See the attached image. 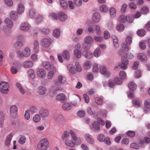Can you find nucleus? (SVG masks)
I'll list each match as a JSON object with an SVG mask.
<instances>
[{
  "label": "nucleus",
  "mask_w": 150,
  "mask_h": 150,
  "mask_svg": "<svg viewBox=\"0 0 150 150\" xmlns=\"http://www.w3.org/2000/svg\"><path fill=\"white\" fill-rule=\"evenodd\" d=\"M141 12L143 14L147 13L149 11V8L146 6L143 7L141 9Z\"/></svg>",
  "instance_id": "52"
},
{
  "label": "nucleus",
  "mask_w": 150,
  "mask_h": 150,
  "mask_svg": "<svg viewBox=\"0 0 150 150\" xmlns=\"http://www.w3.org/2000/svg\"><path fill=\"white\" fill-rule=\"evenodd\" d=\"M30 26L27 23H24L21 24L20 29L23 31H26L29 29Z\"/></svg>",
  "instance_id": "16"
},
{
  "label": "nucleus",
  "mask_w": 150,
  "mask_h": 150,
  "mask_svg": "<svg viewBox=\"0 0 150 150\" xmlns=\"http://www.w3.org/2000/svg\"><path fill=\"white\" fill-rule=\"evenodd\" d=\"M39 113L42 118H46L49 116V112L47 109L41 108L39 111Z\"/></svg>",
  "instance_id": "4"
},
{
  "label": "nucleus",
  "mask_w": 150,
  "mask_h": 150,
  "mask_svg": "<svg viewBox=\"0 0 150 150\" xmlns=\"http://www.w3.org/2000/svg\"><path fill=\"white\" fill-rule=\"evenodd\" d=\"M24 9L25 7L24 6L20 4L18 5L17 11L18 13L21 14L24 12Z\"/></svg>",
  "instance_id": "23"
},
{
  "label": "nucleus",
  "mask_w": 150,
  "mask_h": 150,
  "mask_svg": "<svg viewBox=\"0 0 150 150\" xmlns=\"http://www.w3.org/2000/svg\"><path fill=\"white\" fill-rule=\"evenodd\" d=\"M17 108L15 105L12 106L10 110V114L13 118L16 117L17 114Z\"/></svg>",
  "instance_id": "6"
},
{
  "label": "nucleus",
  "mask_w": 150,
  "mask_h": 150,
  "mask_svg": "<svg viewBox=\"0 0 150 150\" xmlns=\"http://www.w3.org/2000/svg\"><path fill=\"white\" fill-rule=\"evenodd\" d=\"M100 52L99 48H97L94 52V56L96 57H98L100 55Z\"/></svg>",
  "instance_id": "53"
},
{
  "label": "nucleus",
  "mask_w": 150,
  "mask_h": 150,
  "mask_svg": "<svg viewBox=\"0 0 150 150\" xmlns=\"http://www.w3.org/2000/svg\"><path fill=\"white\" fill-rule=\"evenodd\" d=\"M58 17L60 20L62 21H65L67 18V16L62 12L59 13Z\"/></svg>",
  "instance_id": "19"
},
{
  "label": "nucleus",
  "mask_w": 150,
  "mask_h": 150,
  "mask_svg": "<svg viewBox=\"0 0 150 150\" xmlns=\"http://www.w3.org/2000/svg\"><path fill=\"white\" fill-rule=\"evenodd\" d=\"M124 28V25L122 24H120L117 25L116 27V29L119 31H121L123 30Z\"/></svg>",
  "instance_id": "63"
},
{
  "label": "nucleus",
  "mask_w": 150,
  "mask_h": 150,
  "mask_svg": "<svg viewBox=\"0 0 150 150\" xmlns=\"http://www.w3.org/2000/svg\"><path fill=\"white\" fill-rule=\"evenodd\" d=\"M62 107L64 110L67 111L70 110L71 108V105L68 103H64L62 105Z\"/></svg>",
  "instance_id": "29"
},
{
  "label": "nucleus",
  "mask_w": 150,
  "mask_h": 150,
  "mask_svg": "<svg viewBox=\"0 0 150 150\" xmlns=\"http://www.w3.org/2000/svg\"><path fill=\"white\" fill-rule=\"evenodd\" d=\"M36 14V11L34 8H31L30 10L29 15L30 17H33Z\"/></svg>",
  "instance_id": "51"
},
{
  "label": "nucleus",
  "mask_w": 150,
  "mask_h": 150,
  "mask_svg": "<svg viewBox=\"0 0 150 150\" xmlns=\"http://www.w3.org/2000/svg\"><path fill=\"white\" fill-rule=\"evenodd\" d=\"M98 139L100 142H104L108 145H110L111 144L109 138L108 137H105L104 135L102 134H100L98 135Z\"/></svg>",
  "instance_id": "3"
},
{
  "label": "nucleus",
  "mask_w": 150,
  "mask_h": 150,
  "mask_svg": "<svg viewBox=\"0 0 150 150\" xmlns=\"http://www.w3.org/2000/svg\"><path fill=\"white\" fill-rule=\"evenodd\" d=\"M65 144L70 147H73L75 146V144L72 141L69 139H67L65 141Z\"/></svg>",
  "instance_id": "32"
},
{
  "label": "nucleus",
  "mask_w": 150,
  "mask_h": 150,
  "mask_svg": "<svg viewBox=\"0 0 150 150\" xmlns=\"http://www.w3.org/2000/svg\"><path fill=\"white\" fill-rule=\"evenodd\" d=\"M13 135L11 133L9 134L5 140V144L7 146H9L11 140L12 138Z\"/></svg>",
  "instance_id": "21"
},
{
  "label": "nucleus",
  "mask_w": 150,
  "mask_h": 150,
  "mask_svg": "<svg viewBox=\"0 0 150 150\" xmlns=\"http://www.w3.org/2000/svg\"><path fill=\"white\" fill-rule=\"evenodd\" d=\"M74 54L78 58H80L81 57V52L79 50H75L74 51Z\"/></svg>",
  "instance_id": "48"
},
{
  "label": "nucleus",
  "mask_w": 150,
  "mask_h": 150,
  "mask_svg": "<svg viewBox=\"0 0 150 150\" xmlns=\"http://www.w3.org/2000/svg\"><path fill=\"white\" fill-rule=\"evenodd\" d=\"M47 74V77L49 79H52L54 73L56 71V69L55 67H53V69H52Z\"/></svg>",
  "instance_id": "17"
},
{
  "label": "nucleus",
  "mask_w": 150,
  "mask_h": 150,
  "mask_svg": "<svg viewBox=\"0 0 150 150\" xmlns=\"http://www.w3.org/2000/svg\"><path fill=\"white\" fill-rule=\"evenodd\" d=\"M115 83L117 84H120L122 82V79L121 78L116 77L115 78Z\"/></svg>",
  "instance_id": "60"
},
{
  "label": "nucleus",
  "mask_w": 150,
  "mask_h": 150,
  "mask_svg": "<svg viewBox=\"0 0 150 150\" xmlns=\"http://www.w3.org/2000/svg\"><path fill=\"white\" fill-rule=\"evenodd\" d=\"M144 104L145 106L144 108V110L146 113H147L150 111V109L149 108V107L150 106L149 101L146 100L144 102Z\"/></svg>",
  "instance_id": "10"
},
{
  "label": "nucleus",
  "mask_w": 150,
  "mask_h": 150,
  "mask_svg": "<svg viewBox=\"0 0 150 150\" xmlns=\"http://www.w3.org/2000/svg\"><path fill=\"white\" fill-rule=\"evenodd\" d=\"M38 76L40 77L44 78L46 76V73L45 71L43 69H39L37 71Z\"/></svg>",
  "instance_id": "12"
},
{
  "label": "nucleus",
  "mask_w": 150,
  "mask_h": 150,
  "mask_svg": "<svg viewBox=\"0 0 150 150\" xmlns=\"http://www.w3.org/2000/svg\"><path fill=\"white\" fill-rule=\"evenodd\" d=\"M112 37L113 41V44L115 47L118 48L119 45V43L118 42V39L115 35H112Z\"/></svg>",
  "instance_id": "27"
},
{
  "label": "nucleus",
  "mask_w": 150,
  "mask_h": 150,
  "mask_svg": "<svg viewBox=\"0 0 150 150\" xmlns=\"http://www.w3.org/2000/svg\"><path fill=\"white\" fill-rule=\"evenodd\" d=\"M91 62L88 61H86L84 62L83 66L86 69H89L91 67Z\"/></svg>",
  "instance_id": "39"
},
{
  "label": "nucleus",
  "mask_w": 150,
  "mask_h": 150,
  "mask_svg": "<svg viewBox=\"0 0 150 150\" xmlns=\"http://www.w3.org/2000/svg\"><path fill=\"white\" fill-rule=\"evenodd\" d=\"M82 47L85 49L89 50L91 47V45L90 44L84 42L82 44Z\"/></svg>",
  "instance_id": "45"
},
{
  "label": "nucleus",
  "mask_w": 150,
  "mask_h": 150,
  "mask_svg": "<svg viewBox=\"0 0 150 150\" xmlns=\"http://www.w3.org/2000/svg\"><path fill=\"white\" fill-rule=\"evenodd\" d=\"M78 116L80 117H83L85 116V112L84 111L79 110L77 113Z\"/></svg>",
  "instance_id": "56"
},
{
  "label": "nucleus",
  "mask_w": 150,
  "mask_h": 150,
  "mask_svg": "<svg viewBox=\"0 0 150 150\" xmlns=\"http://www.w3.org/2000/svg\"><path fill=\"white\" fill-rule=\"evenodd\" d=\"M92 125L93 128L96 130H99L100 129V124L97 122H94L93 123Z\"/></svg>",
  "instance_id": "41"
},
{
  "label": "nucleus",
  "mask_w": 150,
  "mask_h": 150,
  "mask_svg": "<svg viewBox=\"0 0 150 150\" xmlns=\"http://www.w3.org/2000/svg\"><path fill=\"white\" fill-rule=\"evenodd\" d=\"M49 17L53 20H57L58 18L57 15L54 13H50Z\"/></svg>",
  "instance_id": "57"
},
{
  "label": "nucleus",
  "mask_w": 150,
  "mask_h": 150,
  "mask_svg": "<svg viewBox=\"0 0 150 150\" xmlns=\"http://www.w3.org/2000/svg\"><path fill=\"white\" fill-rule=\"evenodd\" d=\"M100 19V16L99 14L98 13H94L92 16L93 20L96 22L99 21Z\"/></svg>",
  "instance_id": "14"
},
{
  "label": "nucleus",
  "mask_w": 150,
  "mask_h": 150,
  "mask_svg": "<svg viewBox=\"0 0 150 150\" xmlns=\"http://www.w3.org/2000/svg\"><path fill=\"white\" fill-rule=\"evenodd\" d=\"M56 99L58 100H64L66 99V96L64 94L61 93L57 95Z\"/></svg>",
  "instance_id": "18"
},
{
  "label": "nucleus",
  "mask_w": 150,
  "mask_h": 150,
  "mask_svg": "<svg viewBox=\"0 0 150 150\" xmlns=\"http://www.w3.org/2000/svg\"><path fill=\"white\" fill-rule=\"evenodd\" d=\"M41 44L45 47H48L51 44V42L47 38H44L41 41Z\"/></svg>",
  "instance_id": "9"
},
{
  "label": "nucleus",
  "mask_w": 150,
  "mask_h": 150,
  "mask_svg": "<svg viewBox=\"0 0 150 150\" xmlns=\"http://www.w3.org/2000/svg\"><path fill=\"white\" fill-rule=\"evenodd\" d=\"M129 88L132 91L135 90L136 88V85L133 82H131L129 84Z\"/></svg>",
  "instance_id": "40"
},
{
  "label": "nucleus",
  "mask_w": 150,
  "mask_h": 150,
  "mask_svg": "<svg viewBox=\"0 0 150 150\" xmlns=\"http://www.w3.org/2000/svg\"><path fill=\"white\" fill-rule=\"evenodd\" d=\"M41 117L40 114H37L35 115L33 117V121L36 123L39 122L41 120Z\"/></svg>",
  "instance_id": "24"
},
{
  "label": "nucleus",
  "mask_w": 150,
  "mask_h": 150,
  "mask_svg": "<svg viewBox=\"0 0 150 150\" xmlns=\"http://www.w3.org/2000/svg\"><path fill=\"white\" fill-rule=\"evenodd\" d=\"M61 4L64 8L68 7V3L65 0H60Z\"/></svg>",
  "instance_id": "43"
},
{
  "label": "nucleus",
  "mask_w": 150,
  "mask_h": 150,
  "mask_svg": "<svg viewBox=\"0 0 150 150\" xmlns=\"http://www.w3.org/2000/svg\"><path fill=\"white\" fill-rule=\"evenodd\" d=\"M100 11L103 12H106L108 10V8L105 5H102L100 8Z\"/></svg>",
  "instance_id": "49"
},
{
  "label": "nucleus",
  "mask_w": 150,
  "mask_h": 150,
  "mask_svg": "<svg viewBox=\"0 0 150 150\" xmlns=\"http://www.w3.org/2000/svg\"><path fill=\"white\" fill-rule=\"evenodd\" d=\"M23 65L25 67H31L33 66V63L32 61H28L25 62Z\"/></svg>",
  "instance_id": "30"
},
{
  "label": "nucleus",
  "mask_w": 150,
  "mask_h": 150,
  "mask_svg": "<svg viewBox=\"0 0 150 150\" xmlns=\"http://www.w3.org/2000/svg\"><path fill=\"white\" fill-rule=\"evenodd\" d=\"M99 113L101 116L104 117L106 116L107 112L105 110L101 109L100 110Z\"/></svg>",
  "instance_id": "55"
},
{
  "label": "nucleus",
  "mask_w": 150,
  "mask_h": 150,
  "mask_svg": "<svg viewBox=\"0 0 150 150\" xmlns=\"http://www.w3.org/2000/svg\"><path fill=\"white\" fill-rule=\"evenodd\" d=\"M49 147V142L47 138L42 139L39 142L37 147V150H47Z\"/></svg>",
  "instance_id": "1"
},
{
  "label": "nucleus",
  "mask_w": 150,
  "mask_h": 150,
  "mask_svg": "<svg viewBox=\"0 0 150 150\" xmlns=\"http://www.w3.org/2000/svg\"><path fill=\"white\" fill-rule=\"evenodd\" d=\"M85 42L91 44L93 42V39L90 36H88L85 38Z\"/></svg>",
  "instance_id": "36"
},
{
  "label": "nucleus",
  "mask_w": 150,
  "mask_h": 150,
  "mask_svg": "<svg viewBox=\"0 0 150 150\" xmlns=\"http://www.w3.org/2000/svg\"><path fill=\"white\" fill-rule=\"evenodd\" d=\"M62 56L65 59L69 60L70 58V55L67 51H64L62 53Z\"/></svg>",
  "instance_id": "44"
},
{
  "label": "nucleus",
  "mask_w": 150,
  "mask_h": 150,
  "mask_svg": "<svg viewBox=\"0 0 150 150\" xmlns=\"http://www.w3.org/2000/svg\"><path fill=\"white\" fill-rule=\"evenodd\" d=\"M137 58L143 62H145L147 60L146 55L143 53H140L138 54Z\"/></svg>",
  "instance_id": "11"
},
{
  "label": "nucleus",
  "mask_w": 150,
  "mask_h": 150,
  "mask_svg": "<svg viewBox=\"0 0 150 150\" xmlns=\"http://www.w3.org/2000/svg\"><path fill=\"white\" fill-rule=\"evenodd\" d=\"M132 37L129 36H128L126 39V42L127 45H130L132 42Z\"/></svg>",
  "instance_id": "64"
},
{
  "label": "nucleus",
  "mask_w": 150,
  "mask_h": 150,
  "mask_svg": "<svg viewBox=\"0 0 150 150\" xmlns=\"http://www.w3.org/2000/svg\"><path fill=\"white\" fill-rule=\"evenodd\" d=\"M10 86L8 83L5 82L0 83V91L3 93L6 94L9 91Z\"/></svg>",
  "instance_id": "2"
},
{
  "label": "nucleus",
  "mask_w": 150,
  "mask_h": 150,
  "mask_svg": "<svg viewBox=\"0 0 150 150\" xmlns=\"http://www.w3.org/2000/svg\"><path fill=\"white\" fill-rule=\"evenodd\" d=\"M133 103L134 105L136 106L139 107L140 105V102L137 99H134L133 100Z\"/></svg>",
  "instance_id": "62"
},
{
  "label": "nucleus",
  "mask_w": 150,
  "mask_h": 150,
  "mask_svg": "<svg viewBox=\"0 0 150 150\" xmlns=\"http://www.w3.org/2000/svg\"><path fill=\"white\" fill-rule=\"evenodd\" d=\"M130 147L131 148H134L137 150H139V147L138 144L136 143H133L131 144Z\"/></svg>",
  "instance_id": "54"
},
{
  "label": "nucleus",
  "mask_w": 150,
  "mask_h": 150,
  "mask_svg": "<svg viewBox=\"0 0 150 150\" xmlns=\"http://www.w3.org/2000/svg\"><path fill=\"white\" fill-rule=\"evenodd\" d=\"M83 55L86 58L90 59L93 57L92 53L88 51L85 50L83 52Z\"/></svg>",
  "instance_id": "22"
},
{
  "label": "nucleus",
  "mask_w": 150,
  "mask_h": 150,
  "mask_svg": "<svg viewBox=\"0 0 150 150\" xmlns=\"http://www.w3.org/2000/svg\"><path fill=\"white\" fill-rule=\"evenodd\" d=\"M3 30L5 35L6 36H9L12 34L11 28L4 27Z\"/></svg>",
  "instance_id": "26"
},
{
  "label": "nucleus",
  "mask_w": 150,
  "mask_h": 150,
  "mask_svg": "<svg viewBox=\"0 0 150 150\" xmlns=\"http://www.w3.org/2000/svg\"><path fill=\"white\" fill-rule=\"evenodd\" d=\"M122 64L120 67L123 70H125L127 68V65L128 64L127 59L125 57H122Z\"/></svg>",
  "instance_id": "8"
},
{
  "label": "nucleus",
  "mask_w": 150,
  "mask_h": 150,
  "mask_svg": "<svg viewBox=\"0 0 150 150\" xmlns=\"http://www.w3.org/2000/svg\"><path fill=\"white\" fill-rule=\"evenodd\" d=\"M5 22L6 24V25L4 27L11 28L13 25V23L9 19L6 18L5 19Z\"/></svg>",
  "instance_id": "25"
},
{
  "label": "nucleus",
  "mask_w": 150,
  "mask_h": 150,
  "mask_svg": "<svg viewBox=\"0 0 150 150\" xmlns=\"http://www.w3.org/2000/svg\"><path fill=\"white\" fill-rule=\"evenodd\" d=\"M10 17L12 20H16L17 18V15L15 11H11L10 13Z\"/></svg>",
  "instance_id": "35"
},
{
  "label": "nucleus",
  "mask_w": 150,
  "mask_h": 150,
  "mask_svg": "<svg viewBox=\"0 0 150 150\" xmlns=\"http://www.w3.org/2000/svg\"><path fill=\"white\" fill-rule=\"evenodd\" d=\"M25 137L24 136H22L19 138L18 142L20 144H22L25 143Z\"/></svg>",
  "instance_id": "50"
},
{
  "label": "nucleus",
  "mask_w": 150,
  "mask_h": 150,
  "mask_svg": "<svg viewBox=\"0 0 150 150\" xmlns=\"http://www.w3.org/2000/svg\"><path fill=\"white\" fill-rule=\"evenodd\" d=\"M43 66L47 69L50 70L52 69L53 67H55L52 65H51L50 64L47 62H44L42 63Z\"/></svg>",
  "instance_id": "15"
},
{
  "label": "nucleus",
  "mask_w": 150,
  "mask_h": 150,
  "mask_svg": "<svg viewBox=\"0 0 150 150\" xmlns=\"http://www.w3.org/2000/svg\"><path fill=\"white\" fill-rule=\"evenodd\" d=\"M53 34L55 37L57 38L59 37L60 34L59 30L58 29H55L54 30Z\"/></svg>",
  "instance_id": "46"
},
{
  "label": "nucleus",
  "mask_w": 150,
  "mask_h": 150,
  "mask_svg": "<svg viewBox=\"0 0 150 150\" xmlns=\"http://www.w3.org/2000/svg\"><path fill=\"white\" fill-rule=\"evenodd\" d=\"M126 21H127L128 22L131 23L134 20L133 16L130 14H128L126 17Z\"/></svg>",
  "instance_id": "33"
},
{
  "label": "nucleus",
  "mask_w": 150,
  "mask_h": 150,
  "mask_svg": "<svg viewBox=\"0 0 150 150\" xmlns=\"http://www.w3.org/2000/svg\"><path fill=\"white\" fill-rule=\"evenodd\" d=\"M146 34L145 31L143 29H141L138 30L137 32V34L140 36H143Z\"/></svg>",
  "instance_id": "59"
},
{
  "label": "nucleus",
  "mask_w": 150,
  "mask_h": 150,
  "mask_svg": "<svg viewBox=\"0 0 150 150\" xmlns=\"http://www.w3.org/2000/svg\"><path fill=\"white\" fill-rule=\"evenodd\" d=\"M70 133L72 137V139L74 142V144L78 145L81 143V140L80 138L76 137V133L72 130H70Z\"/></svg>",
  "instance_id": "5"
},
{
  "label": "nucleus",
  "mask_w": 150,
  "mask_h": 150,
  "mask_svg": "<svg viewBox=\"0 0 150 150\" xmlns=\"http://www.w3.org/2000/svg\"><path fill=\"white\" fill-rule=\"evenodd\" d=\"M100 73L103 74H105V76L108 78L110 76V73L107 71L106 67L103 65H101L99 68Z\"/></svg>",
  "instance_id": "7"
},
{
  "label": "nucleus",
  "mask_w": 150,
  "mask_h": 150,
  "mask_svg": "<svg viewBox=\"0 0 150 150\" xmlns=\"http://www.w3.org/2000/svg\"><path fill=\"white\" fill-rule=\"evenodd\" d=\"M67 68L70 72L73 74L75 73V70L74 67L71 64H69L67 66Z\"/></svg>",
  "instance_id": "34"
},
{
  "label": "nucleus",
  "mask_w": 150,
  "mask_h": 150,
  "mask_svg": "<svg viewBox=\"0 0 150 150\" xmlns=\"http://www.w3.org/2000/svg\"><path fill=\"white\" fill-rule=\"evenodd\" d=\"M34 45V49L35 52H37L38 50L39 45L38 42L36 40H35L34 41L33 43Z\"/></svg>",
  "instance_id": "47"
},
{
  "label": "nucleus",
  "mask_w": 150,
  "mask_h": 150,
  "mask_svg": "<svg viewBox=\"0 0 150 150\" xmlns=\"http://www.w3.org/2000/svg\"><path fill=\"white\" fill-rule=\"evenodd\" d=\"M23 57H27L29 56L30 54V50L28 47H26L24 50L23 51Z\"/></svg>",
  "instance_id": "28"
},
{
  "label": "nucleus",
  "mask_w": 150,
  "mask_h": 150,
  "mask_svg": "<svg viewBox=\"0 0 150 150\" xmlns=\"http://www.w3.org/2000/svg\"><path fill=\"white\" fill-rule=\"evenodd\" d=\"M28 74L32 78H33L35 77V74L33 70L32 69H29L28 71Z\"/></svg>",
  "instance_id": "61"
},
{
  "label": "nucleus",
  "mask_w": 150,
  "mask_h": 150,
  "mask_svg": "<svg viewBox=\"0 0 150 150\" xmlns=\"http://www.w3.org/2000/svg\"><path fill=\"white\" fill-rule=\"evenodd\" d=\"M70 133L71 134L70 132H69L66 131H64L62 134V139H64L68 138L69 136Z\"/></svg>",
  "instance_id": "37"
},
{
  "label": "nucleus",
  "mask_w": 150,
  "mask_h": 150,
  "mask_svg": "<svg viewBox=\"0 0 150 150\" xmlns=\"http://www.w3.org/2000/svg\"><path fill=\"white\" fill-rule=\"evenodd\" d=\"M30 111L29 110H26L24 115L25 119L27 120H28L30 118Z\"/></svg>",
  "instance_id": "58"
},
{
  "label": "nucleus",
  "mask_w": 150,
  "mask_h": 150,
  "mask_svg": "<svg viewBox=\"0 0 150 150\" xmlns=\"http://www.w3.org/2000/svg\"><path fill=\"white\" fill-rule=\"evenodd\" d=\"M110 12L111 17H114L115 16L116 14V11L114 8H111L110 9Z\"/></svg>",
  "instance_id": "42"
},
{
  "label": "nucleus",
  "mask_w": 150,
  "mask_h": 150,
  "mask_svg": "<svg viewBox=\"0 0 150 150\" xmlns=\"http://www.w3.org/2000/svg\"><path fill=\"white\" fill-rule=\"evenodd\" d=\"M95 100L96 103L98 105H102L103 103V99L100 97H97L95 98Z\"/></svg>",
  "instance_id": "38"
},
{
  "label": "nucleus",
  "mask_w": 150,
  "mask_h": 150,
  "mask_svg": "<svg viewBox=\"0 0 150 150\" xmlns=\"http://www.w3.org/2000/svg\"><path fill=\"white\" fill-rule=\"evenodd\" d=\"M85 137L86 140L89 143L93 144L94 143V141L93 139L92 138V136L89 134H86Z\"/></svg>",
  "instance_id": "20"
},
{
  "label": "nucleus",
  "mask_w": 150,
  "mask_h": 150,
  "mask_svg": "<svg viewBox=\"0 0 150 150\" xmlns=\"http://www.w3.org/2000/svg\"><path fill=\"white\" fill-rule=\"evenodd\" d=\"M46 91V88L44 87L40 86L37 89V92L40 95L44 94Z\"/></svg>",
  "instance_id": "13"
},
{
  "label": "nucleus",
  "mask_w": 150,
  "mask_h": 150,
  "mask_svg": "<svg viewBox=\"0 0 150 150\" xmlns=\"http://www.w3.org/2000/svg\"><path fill=\"white\" fill-rule=\"evenodd\" d=\"M59 82L61 84H64L66 82L65 78L62 75H59L58 77Z\"/></svg>",
  "instance_id": "31"
}]
</instances>
